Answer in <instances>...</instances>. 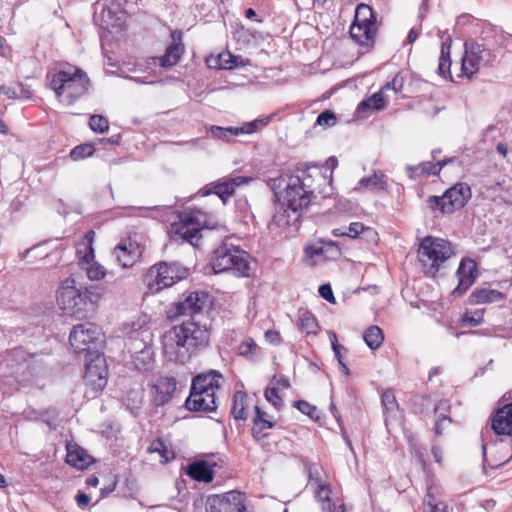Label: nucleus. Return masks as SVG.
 Returning <instances> with one entry per match:
<instances>
[{
	"label": "nucleus",
	"instance_id": "1",
	"mask_svg": "<svg viewBox=\"0 0 512 512\" xmlns=\"http://www.w3.org/2000/svg\"><path fill=\"white\" fill-rule=\"evenodd\" d=\"M299 181V177H294V174L290 173H283L279 177L267 180L268 187L282 204L281 210L272 218V223L277 227L295 230L300 227L302 213L310 205L312 196L311 191L305 190Z\"/></svg>",
	"mask_w": 512,
	"mask_h": 512
},
{
	"label": "nucleus",
	"instance_id": "2",
	"mask_svg": "<svg viewBox=\"0 0 512 512\" xmlns=\"http://www.w3.org/2000/svg\"><path fill=\"white\" fill-rule=\"evenodd\" d=\"M221 227L213 213L194 207L186 208L178 213V220L171 224L170 233L175 241L199 247L204 229L217 230Z\"/></svg>",
	"mask_w": 512,
	"mask_h": 512
},
{
	"label": "nucleus",
	"instance_id": "3",
	"mask_svg": "<svg viewBox=\"0 0 512 512\" xmlns=\"http://www.w3.org/2000/svg\"><path fill=\"white\" fill-rule=\"evenodd\" d=\"M211 332L206 325L195 320L184 321L174 326L170 331V338L177 347V359L184 363L192 355L208 347Z\"/></svg>",
	"mask_w": 512,
	"mask_h": 512
},
{
	"label": "nucleus",
	"instance_id": "4",
	"mask_svg": "<svg viewBox=\"0 0 512 512\" xmlns=\"http://www.w3.org/2000/svg\"><path fill=\"white\" fill-rule=\"evenodd\" d=\"M248 252L231 243L222 242L212 252L209 264L215 274L232 272L238 277H249L252 268Z\"/></svg>",
	"mask_w": 512,
	"mask_h": 512
},
{
	"label": "nucleus",
	"instance_id": "5",
	"mask_svg": "<svg viewBox=\"0 0 512 512\" xmlns=\"http://www.w3.org/2000/svg\"><path fill=\"white\" fill-rule=\"evenodd\" d=\"M50 87L58 96L64 97L67 105H73L89 90L90 80L81 68L68 65V69H60L52 76Z\"/></svg>",
	"mask_w": 512,
	"mask_h": 512
},
{
	"label": "nucleus",
	"instance_id": "6",
	"mask_svg": "<svg viewBox=\"0 0 512 512\" xmlns=\"http://www.w3.org/2000/svg\"><path fill=\"white\" fill-rule=\"evenodd\" d=\"M376 12L365 3H360L355 9L354 19L349 27V36L366 54L374 49L378 33Z\"/></svg>",
	"mask_w": 512,
	"mask_h": 512
},
{
	"label": "nucleus",
	"instance_id": "7",
	"mask_svg": "<svg viewBox=\"0 0 512 512\" xmlns=\"http://www.w3.org/2000/svg\"><path fill=\"white\" fill-rule=\"evenodd\" d=\"M213 305L212 295L204 290H186L181 293L177 300L171 302L165 309L168 320L175 321L180 317H195L208 312Z\"/></svg>",
	"mask_w": 512,
	"mask_h": 512
},
{
	"label": "nucleus",
	"instance_id": "8",
	"mask_svg": "<svg viewBox=\"0 0 512 512\" xmlns=\"http://www.w3.org/2000/svg\"><path fill=\"white\" fill-rule=\"evenodd\" d=\"M98 295L87 287H76L75 280L67 278L57 291V303L66 314L78 316L88 311L97 301Z\"/></svg>",
	"mask_w": 512,
	"mask_h": 512
},
{
	"label": "nucleus",
	"instance_id": "9",
	"mask_svg": "<svg viewBox=\"0 0 512 512\" xmlns=\"http://www.w3.org/2000/svg\"><path fill=\"white\" fill-rule=\"evenodd\" d=\"M190 270L177 261H160L152 265L144 277V282L151 294H157L186 279Z\"/></svg>",
	"mask_w": 512,
	"mask_h": 512
},
{
	"label": "nucleus",
	"instance_id": "10",
	"mask_svg": "<svg viewBox=\"0 0 512 512\" xmlns=\"http://www.w3.org/2000/svg\"><path fill=\"white\" fill-rule=\"evenodd\" d=\"M452 255L450 243L447 240L426 236L418 248V260L424 274L436 278L441 265Z\"/></svg>",
	"mask_w": 512,
	"mask_h": 512
},
{
	"label": "nucleus",
	"instance_id": "11",
	"mask_svg": "<svg viewBox=\"0 0 512 512\" xmlns=\"http://www.w3.org/2000/svg\"><path fill=\"white\" fill-rule=\"evenodd\" d=\"M471 197L472 191L469 184L466 182H457L446 189L441 196H428L425 202L431 212L450 215L465 207Z\"/></svg>",
	"mask_w": 512,
	"mask_h": 512
},
{
	"label": "nucleus",
	"instance_id": "12",
	"mask_svg": "<svg viewBox=\"0 0 512 512\" xmlns=\"http://www.w3.org/2000/svg\"><path fill=\"white\" fill-rule=\"evenodd\" d=\"M102 329L92 322H84L73 326L69 342L75 353H89L96 351L98 344L102 342Z\"/></svg>",
	"mask_w": 512,
	"mask_h": 512
},
{
	"label": "nucleus",
	"instance_id": "13",
	"mask_svg": "<svg viewBox=\"0 0 512 512\" xmlns=\"http://www.w3.org/2000/svg\"><path fill=\"white\" fill-rule=\"evenodd\" d=\"M246 495L232 490L223 494L210 495L206 501L207 512H246Z\"/></svg>",
	"mask_w": 512,
	"mask_h": 512
},
{
	"label": "nucleus",
	"instance_id": "14",
	"mask_svg": "<svg viewBox=\"0 0 512 512\" xmlns=\"http://www.w3.org/2000/svg\"><path fill=\"white\" fill-rule=\"evenodd\" d=\"M304 260L311 265L315 264L314 258L322 257L323 260H336L341 256V248L338 242L327 238H318L317 240L306 243L304 248Z\"/></svg>",
	"mask_w": 512,
	"mask_h": 512
},
{
	"label": "nucleus",
	"instance_id": "15",
	"mask_svg": "<svg viewBox=\"0 0 512 512\" xmlns=\"http://www.w3.org/2000/svg\"><path fill=\"white\" fill-rule=\"evenodd\" d=\"M144 247L131 237L123 238L113 249V257L122 268H130L141 260Z\"/></svg>",
	"mask_w": 512,
	"mask_h": 512
},
{
	"label": "nucleus",
	"instance_id": "16",
	"mask_svg": "<svg viewBox=\"0 0 512 512\" xmlns=\"http://www.w3.org/2000/svg\"><path fill=\"white\" fill-rule=\"evenodd\" d=\"M478 275V263L470 257L462 258L456 271L458 285L452 290L451 295L454 297L463 296L475 283Z\"/></svg>",
	"mask_w": 512,
	"mask_h": 512
},
{
	"label": "nucleus",
	"instance_id": "17",
	"mask_svg": "<svg viewBox=\"0 0 512 512\" xmlns=\"http://www.w3.org/2000/svg\"><path fill=\"white\" fill-rule=\"evenodd\" d=\"M31 355L22 347H15L6 352L2 365L8 376L18 379L24 376L30 366Z\"/></svg>",
	"mask_w": 512,
	"mask_h": 512
},
{
	"label": "nucleus",
	"instance_id": "18",
	"mask_svg": "<svg viewBox=\"0 0 512 512\" xmlns=\"http://www.w3.org/2000/svg\"><path fill=\"white\" fill-rule=\"evenodd\" d=\"M250 181V178L244 177V176H238L234 178L227 179L224 182H218V183H210L206 186H204L202 189H200L192 198H195L196 196L200 195L202 197L215 194L217 195L223 205L226 203L228 198L233 195L236 187L248 183Z\"/></svg>",
	"mask_w": 512,
	"mask_h": 512
},
{
	"label": "nucleus",
	"instance_id": "19",
	"mask_svg": "<svg viewBox=\"0 0 512 512\" xmlns=\"http://www.w3.org/2000/svg\"><path fill=\"white\" fill-rule=\"evenodd\" d=\"M104 363L105 360L100 355H97L85 366L83 380L95 392L102 391L107 384V369Z\"/></svg>",
	"mask_w": 512,
	"mask_h": 512
},
{
	"label": "nucleus",
	"instance_id": "20",
	"mask_svg": "<svg viewBox=\"0 0 512 512\" xmlns=\"http://www.w3.org/2000/svg\"><path fill=\"white\" fill-rule=\"evenodd\" d=\"M177 389V382L174 377L159 376L151 387L152 404L155 407H162L169 403Z\"/></svg>",
	"mask_w": 512,
	"mask_h": 512
},
{
	"label": "nucleus",
	"instance_id": "21",
	"mask_svg": "<svg viewBox=\"0 0 512 512\" xmlns=\"http://www.w3.org/2000/svg\"><path fill=\"white\" fill-rule=\"evenodd\" d=\"M295 171L296 174H294V177H299L300 185L303 186L305 190H310L312 197L317 190V184L326 181V177L321 173L317 165L298 163L295 167Z\"/></svg>",
	"mask_w": 512,
	"mask_h": 512
},
{
	"label": "nucleus",
	"instance_id": "22",
	"mask_svg": "<svg viewBox=\"0 0 512 512\" xmlns=\"http://www.w3.org/2000/svg\"><path fill=\"white\" fill-rule=\"evenodd\" d=\"M490 419L491 429L496 435L512 437V401L494 409Z\"/></svg>",
	"mask_w": 512,
	"mask_h": 512
},
{
	"label": "nucleus",
	"instance_id": "23",
	"mask_svg": "<svg viewBox=\"0 0 512 512\" xmlns=\"http://www.w3.org/2000/svg\"><path fill=\"white\" fill-rule=\"evenodd\" d=\"M220 379H222V374L219 371L209 370L208 372L194 376L190 389L206 394V397H215L216 390L221 387Z\"/></svg>",
	"mask_w": 512,
	"mask_h": 512
},
{
	"label": "nucleus",
	"instance_id": "24",
	"mask_svg": "<svg viewBox=\"0 0 512 512\" xmlns=\"http://www.w3.org/2000/svg\"><path fill=\"white\" fill-rule=\"evenodd\" d=\"M182 31L174 30L171 32V43L168 45L163 56L159 58V64L163 68L175 66L184 54L185 47L182 42Z\"/></svg>",
	"mask_w": 512,
	"mask_h": 512
},
{
	"label": "nucleus",
	"instance_id": "25",
	"mask_svg": "<svg viewBox=\"0 0 512 512\" xmlns=\"http://www.w3.org/2000/svg\"><path fill=\"white\" fill-rule=\"evenodd\" d=\"M185 407L191 412L212 413L217 409L215 397L199 393L190 389V394L185 401Z\"/></svg>",
	"mask_w": 512,
	"mask_h": 512
},
{
	"label": "nucleus",
	"instance_id": "26",
	"mask_svg": "<svg viewBox=\"0 0 512 512\" xmlns=\"http://www.w3.org/2000/svg\"><path fill=\"white\" fill-rule=\"evenodd\" d=\"M66 449L67 454L65 462L78 470L88 468L95 461L85 449L77 444H68Z\"/></svg>",
	"mask_w": 512,
	"mask_h": 512
},
{
	"label": "nucleus",
	"instance_id": "27",
	"mask_svg": "<svg viewBox=\"0 0 512 512\" xmlns=\"http://www.w3.org/2000/svg\"><path fill=\"white\" fill-rule=\"evenodd\" d=\"M186 474L195 481L210 483L214 478L212 466L206 460H197L187 466Z\"/></svg>",
	"mask_w": 512,
	"mask_h": 512
},
{
	"label": "nucleus",
	"instance_id": "28",
	"mask_svg": "<svg viewBox=\"0 0 512 512\" xmlns=\"http://www.w3.org/2000/svg\"><path fill=\"white\" fill-rule=\"evenodd\" d=\"M255 417L253 418V427L251 429V435L255 441H261L268 434L263 433L266 429H272L275 426V422L268 419V415L259 406H254Z\"/></svg>",
	"mask_w": 512,
	"mask_h": 512
},
{
	"label": "nucleus",
	"instance_id": "29",
	"mask_svg": "<svg viewBox=\"0 0 512 512\" xmlns=\"http://www.w3.org/2000/svg\"><path fill=\"white\" fill-rule=\"evenodd\" d=\"M363 189H366L371 192H387L389 190V184L386 175L377 174L376 172H374L372 175L368 177L361 178L358 181L357 185L354 187V191L360 192Z\"/></svg>",
	"mask_w": 512,
	"mask_h": 512
},
{
	"label": "nucleus",
	"instance_id": "30",
	"mask_svg": "<svg viewBox=\"0 0 512 512\" xmlns=\"http://www.w3.org/2000/svg\"><path fill=\"white\" fill-rule=\"evenodd\" d=\"M506 295L499 290L486 287H476L469 296L470 304H485L502 301Z\"/></svg>",
	"mask_w": 512,
	"mask_h": 512
},
{
	"label": "nucleus",
	"instance_id": "31",
	"mask_svg": "<svg viewBox=\"0 0 512 512\" xmlns=\"http://www.w3.org/2000/svg\"><path fill=\"white\" fill-rule=\"evenodd\" d=\"M407 175L412 180L428 178L431 175L438 176L440 168L433 161H423L417 165L406 166Z\"/></svg>",
	"mask_w": 512,
	"mask_h": 512
},
{
	"label": "nucleus",
	"instance_id": "32",
	"mask_svg": "<svg viewBox=\"0 0 512 512\" xmlns=\"http://www.w3.org/2000/svg\"><path fill=\"white\" fill-rule=\"evenodd\" d=\"M451 45H452V39L450 36H448L441 44V51H440V58H439L437 73L439 76L443 77L444 79L453 81L452 74L450 71V67H451V63H452L451 58H450Z\"/></svg>",
	"mask_w": 512,
	"mask_h": 512
},
{
	"label": "nucleus",
	"instance_id": "33",
	"mask_svg": "<svg viewBox=\"0 0 512 512\" xmlns=\"http://www.w3.org/2000/svg\"><path fill=\"white\" fill-rule=\"evenodd\" d=\"M408 405L412 413L424 415L429 413L434 404L431 394L415 393L410 397Z\"/></svg>",
	"mask_w": 512,
	"mask_h": 512
},
{
	"label": "nucleus",
	"instance_id": "34",
	"mask_svg": "<svg viewBox=\"0 0 512 512\" xmlns=\"http://www.w3.org/2000/svg\"><path fill=\"white\" fill-rule=\"evenodd\" d=\"M133 364L139 372L150 371L154 364V351L152 347L145 346L136 352L133 357Z\"/></svg>",
	"mask_w": 512,
	"mask_h": 512
},
{
	"label": "nucleus",
	"instance_id": "35",
	"mask_svg": "<svg viewBox=\"0 0 512 512\" xmlns=\"http://www.w3.org/2000/svg\"><path fill=\"white\" fill-rule=\"evenodd\" d=\"M248 395L245 391L238 390L233 394L231 415L235 420H246L248 414L246 412V402Z\"/></svg>",
	"mask_w": 512,
	"mask_h": 512
},
{
	"label": "nucleus",
	"instance_id": "36",
	"mask_svg": "<svg viewBox=\"0 0 512 512\" xmlns=\"http://www.w3.org/2000/svg\"><path fill=\"white\" fill-rule=\"evenodd\" d=\"M248 64H250V59L235 56L230 52L220 53L217 58L218 68L223 70L245 67Z\"/></svg>",
	"mask_w": 512,
	"mask_h": 512
},
{
	"label": "nucleus",
	"instance_id": "37",
	"mask_svg": "<svg viewBox=\"0 0 512 512\" xmlns=\"http://www.w3.org/2000/svg\"><path fill=\"white\" fill-rule=\"evenodd\" d=\"M465 49H467V53L476 56L477 60L483 65H488L495 59V55L484 44L474 41L465 42Z\"/></svg>",
	"mask_w": 512,
	"mask_h": 512
},
{
	"label": "nucleus",
	"instance_id": "38",
	"mask_svg": "<svg viewBox=\"0 0 512 512\" xmlns=\"http://www.w3.org/2000/svg\"><path fill=\"white\" fill-rule=\"evenodd\" d=\"M407 444L412 457L415 458L422 469L425 470L428 466L426 447L413 435L407 436Z\"/></svg>",
	"mask_w": 512,
	"mask_h": 512
},
{
	"label": "nucleus",
	"instance_id": "39",
	"mask_svg": "<svg viewBox=\"0 0 512 512\" xmlns=\"http://www.w3.org/2000/svg\"><path fill=\"white\" fill-rule=\"evenodd\" d=\"M298 328L306 334H317L318 322L313 313L308 310L299 311Z\"/></svg>",
	"mask_w": 512,
	"mask_h": 512
},
{
	"label": "nucleus",
	"instance_id": "40",
	"mask_svg": "<svg viewBox=\"0 0 512 512\" xmlns=\"http://www.w3.org/2000/svg\"><path fill=\"white\" fill-rule=\"evenodd\" d=\"M363 338L370 349L376 350L383 344L384 334L379 326L371 325L365 330Z\"/></svg>",
	"mask_w": 512,
	"mask_h": 512
},
{
	"label": "nucleus",
	"instance_id": "41",
	"mask_svg": "<svg viewBox=\"0 0 512 512\" xmlns=\"http://www.w3.org/2000/svg\"><path fill=\"white\" fill-rule=\"evenodd\" d=\"M381 404L386 418L396 416V412L399 410V404L392 389L383 391L381 394Z\"/></svg>",
	"mask_w": 512,
	"mask_h": 512
},
{
	"label": "nucleus",
	"instance_id": "42",
	"mask_svg": "<svg viewBox=\"0 0 512 512\" xmlns=\"http://www.w3.org/2000/svg\"><path fill=\"white\" fill-rule=\"evenodd\" d=\"M0 93L9 99L29 98L31 95L30 91L21 82H15L13 85H1Z\"/></svg>",
	"mask_w": 512,
	"mask_h": 512
},
{
	"label": "nucleus",
	"instance_id": "43",
	"mask_svg": "<svg viewBox=\"0 0 512 512\" xmlns=\"http://www.w3.org/2000/svg\"><path fill=\"white\" fill-rule=\"evenodd\" d=\"M149 450L158 453L163 463H167L175 458L174 451L167 445L162 438H157L151 442Z\"/></svg>",
	"mask_w": 512,
	"mask_h": 512
},
{
	"label": "nucleus",
	"instance_id": "44",
	"mask_svg": "<svg viewBox=\"0 0 512 512\" xmlns=\"http://www.w3.org/2000/svg\"><path fill=\"white\" fill-rule=\"evenodd\" d=\"M480 65L481 63L477 60L476 56L472 55V53H467V49H465V55L461 62L463 75L471 79L478 72Z\"/></svg>",
	"mask_w": 512,
	"mask_h": 512
},
{
	"label": "nucleus",
	"instance_id": "45",
	"mask_svg": "<svg viewBox=\"0 0 512 512\" xmlns=\"http://www.w3.org/2000/svg\"><path fill=\"white\" fill-rule=\"evenodd\" d=\"M386 104V100L382 95V92H376L372 96H370L367 99L362 100L358 105V110H367V109H373V110H382L384 109Z\"/></svg>",
	"mask_w": 512,
	"mask_h": 512
},
{
	"label": "nucleus",
	"instance_id": "46",
	"mask_svg": "<svg viewBox=\"0 0 512 512\" xmlns=\"http://www.w3.org/2000/svg\"><path fill=\"white\" fill-rule=\"evenodd\" d=\"M483 310H475L471 313L465 312L461 315L458 323L461 327H477L483 321Z\"/></svg>",
	"mask_w": 512,
	"mask_h": 512
},
{
	"label": "nucleus",
	"instance_id": "47",
	"mask_svg": "<svg viewBox=\"0 0 512 512\" xmlns=\"http://www.w3.org/2000/svg\"><path fill=\"white\" fill-rule=\"evenodd\" d=\"M94 152H95V147L93 144L83 143V144L75 146L70 151L69 156L73 161H79V160H83L85 158L91 157L94 154Z\"/></svg>",
	"mask_w": 512,
	"mask_h": 512
},
{
	"label": "nucleus",
	"instance_id": "48",
	"mask_svg": "<svg viewBox=\"0 0 512 512\" xmlns=\"http://www.w3.org/2000/svg\"><path fill=\"white\" fill-rule=\"evenodd\" d=\"M423 504V512H447V504L443 501H437L429 492L426 494Z\"/></svg>",
	"mask_w": 512,
	"mask_h": 512
},
{
	"label": "nucleus",
	"instance_id": "49",
	"mask_svg": "<svg viewBox=\"0 0 512 512\" xmlns=\"http://www.w3.org/2000/svg\"><path fill=\"white\" fill-rule=\"evenodd\" d=\"M241 129H237V127H220L213 125L210 128V132L213 137L222 139V140H229L233 136L240 135Z\"/></svg>",
	"mask_w": 512,
	"mask_h": 512
},
{
	"label": "nucleus",
	"instance_id": "50",
	"mask_svg": "<svg viewBox=\"0 0 512 512\" xmlns=\"http://www.w3.org/2000/svg\"><path fill=\"white\" fill-rule=\"evenodd\" d=\"M259 349V346L252 338H247L239 344L238 355L251 360Z\"/></svg>",
	"mask_w": 512,
	"mask_h": 512
},
{
	"label": "nucleus",
	"instance_id": "51",
	"mask_svg": "<svg viewBox=\"0 0 512 512\" xmlns=\"http://www.w3.org/2000/svg\"><path fill=\"white\" fill-rule=\"evenodd\" d=\"M293 407L299 410L302 414L308 416L312 420H318V410L317 407L310 404L305 400H296L293 402Z\"/></svg>",
	"mask_w": 512,
	"mask_h": 512
},
{
	"label": "nucleus",
	"instance_id": "52",
	"mask_svg": "<svg viewBox=\"0 0 512 512\" xmlns=\"http://www.w3.org/2000/svg\"><path fill=\"white\" fill-rule=\"evenodd\" d=\"M89 126L96 133H105L109 129V122L103 115H92L89 119Z\"/></svg>",
	"mask_w": 512,
	"mask_h": 512
},
{
	"label": "nucleus",
	"instance_id": "53",
	"mask_svg": "<svg viewBox=\"0 0 512 512\" xmlns=\"http://www.w3.org/2000/svg\"><path fill=\"white\" fill-rule=\"evenodd\" d=\"M265 399L273 405L276 410H281L283 407V399L279 395L278 387H267L264 391Z\"/></svg>",
	"mask_w": 512,
	"mask_h": 512
},
{
	"label": "nucleus",
	"instance_id": "54",
	"mask_svg": "<svg viewBox=\"0 0 512 512\" xmlns=\"http://www.w3.org/2000/svg\"><path fill=\"white\" fill-rule=\"evenodd\" d=\"M336 123L337 117L335 112L330 109H326L317 116L315 124L322 127H332L336 125Z\"/></svg>",
	"mask_w": 512,
	"mask_h": 512
},
{
	"label": "nucleus",
	"instance_id": "55",
	"mask_svg": "<svg viewBox=\"0 0 512 512\" xmlns=\"http://www.w3.org/2000/svg\"><path fill=\"white\" fill-rule=\"evenodd\" d=\"M434 414L439 417H443L448 419V424L452 423V419L450 417L451 413V405L450 402L446 399H441L437 403L433 405Z\"/></svg>",
	"mask_w": 512,
	"mask_h": 512
},
{
	"label": "nucleus",
	"instance_id": "56",
	"mask_svg": "<svg viewBox=\"0 0 512 512\" xmlns=\"http://www.w3.org/2000/svg\"><path fill=\"white\" fill-rule=\"evenodd\" d=\"M106 275V270L104 266L99 263H93L90 267L87 268V276L91 280H100L104 278Z\"/></svg>",
	"mask_w": 512,
	"mask_h": 512
},
{
	"label": "nucleus",
	"instance_id": "57",
	"mask_svg": "<svg viewBox=\"0 0 512 512\" xmlns=\"http://www.w3.org/2000/svg\"><path fill=\"white\" fill-rule=\"evenodd\" d=\"M331 489L329 485L326 484H319L317 487V490L315 492V497L318 501L322 502V504H325V502H329L331 499Z\"/></svg>",
	"mask_w": 512,
	"mask_h": 512
},
{
	"label": "nucleus",
	"instance_id": "58",
	"mask_svg": "<svg viewBox=\"0 0 512 512\" xmlns=\"http://www.w3.org/2000/svg\"><path fill=\"white\" fill-rule=\"evenodd\" d=\"M329 338L331 341V346H332V350L334 352L335 358L337 359L338 362H340V360H343L342 351L346 352L347 350L345 347H343L342 345H340L338 343L337 335L335 332H331L329 334Z\"/></svg>",
	"mask_w": 512,
	"mask_h": 512
},
{
	"label": "nucleus",
	"instance_id": "59",
	"mask_svg": "<svg viewBox=\"0 0 512 512\" xmlns=\"http://www.w3.org/2000/svg\"><path fill=\"white\" fill-rule=\"evenodd\" d=\"M364 230H369V228H366L363 223L361 222H353L351 223L348 228L346 229V237H349L351 239L357 238L360 233H362Z\"/></svg>",
	"mask_w": 512,
	"mask_h": 512
},
{
	"label": "nucleus",
	"instance_id": "60",
	"mask_svg": "<svg viewBox=\"0 0 512 512\" xmlns=\"http://www.w3.org/2000/svg\"><path fill=\"white\" fill-rule=\"evenodd\" d=\"M318 292L320 296L328 301L329 303L335 304L336 299L332 290V287L329 283L322 284L319 286Z\"/></svg>",
	"mask_w": 512,
	"mask_h": 512
},
{
	"label": "nucleus",
	"instance_id": "61",
	"mask_svg": "<svg viewBox=\"0 0 512 512\" xmlns=\"http://www.w3.org/2000/svg\"><path fill=\"white\" fill-rule=\"evenodd\" d=\"M405 77L402 75L401 72H398L393 79L390 81V84L392 85V90L395 91V93H399L403 90Z\"/></svg>",
	"mask_w": 512,
	"mask_h": 512
},
{
	"label": "nucleus",
	"instance_id": "62",
	"mask_svg": "<svg viewBox=\"0 0 512 512\" xmlns=\"http://www.w3.org/2000/svg\"><path fill=\"white\" fill-rule=\"evenodd\" d=\"M265 339L273 345H279L282 342V337L277 330H267L265 332Z\"/></svg>",
	"mask_w": 512,
	"mask_h": 512
},
{
	"label": "nucleus",
	"instance_id": "63",
	"mask_svg": "<svg viewBox=\"0 0 512 512\" xmlns=\"http://www.w3.org/2000/svg\"><path fill=\"white\" fill-rule=\"evenodd\" d=\"M121 134H115L108 138H102L98 140V143L101 145H112L119 146L121 142Z\"/></svg>",
	"mask_w": 512,
	"mask_h": 512
},
{
	"label": "nucleus",
	"instance_id": "64",
	"mask_svg": "<svg viewBox=\"0 0 512 512\" xmlns=\"http://www.w3.org/2000/svg\"><path fill=\"white\" fill-rule=\"evenodd\" d=\"M258 124L255 120L245 123L241 127H237V129H241L240 134H252L258 130Z\"/></svg>",
	"mask_w": 512,
	"mask_h": 512
}]
</instances>
